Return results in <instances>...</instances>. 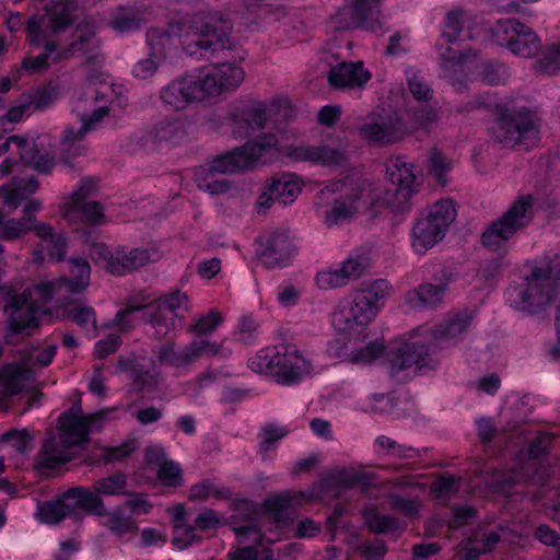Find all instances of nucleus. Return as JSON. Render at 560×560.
<instances>
[{
  "instance_id": "393cba45",
  "label": "nucleus",
  "mask_w": 560,
  "mask_h": 560,
  "mask_svg": "<svg viewBox=\"0 0 560 560\" xmlns=\"http://www.w3.org/2000/svg\"><path fill=\"white\" fill-rule=\"evenodd\" d=\"M320 486L325 489L359 487L362 493H368L375 487V474L354 468H334L320 474Z\"/></svg>"
},
{
  "instance_id": "69168bd1",
  "label": "nucleus",
  "mask_w": 560,
  "mask_h": 560,
  "mask_svg": "<svg viewBox=\"0 0 560 560\" xmlns=\"http://www.w3.org/2000/svg\"><path fill=\"white\" fill-rule=\"evenodd\" d=\"M347 155L340 149L327 145L317 147V163L325 166H343L347 163Z\"/></svg>"
},
{
  "instance_id": "09e8293b",
  "label": "nucleus",
  "mask_w": 560,
  "mask_h": 560,
  "mask_svg": "<svg viewBox=\"0 0 560 560\" xmlns=\"http://www.w3.org/2000/svg\"><path fill=\"white\" fill-rule=\"evenodd\" d=\"M536 69L550 75L560 71V40L546 47L542 56L536 61Z\"/></svg>"
},
{
  "instance_id": "49530a36",
  "label": "nucleus",
  "mask_w": 560,
  "mask_h": 560,
  "mask_svg": "<svg viewBox=\"0 0 560 560\" xmlns=\"http://www.w3.org/2000/svg\"><path fill=\"white\" fill-rule=\"evenodd\" d=\"M161 256L160 250L154 247L132 248L129 250L125 248V256H122V259L125 258L128 271L131 272L149 262L160 260Z\"/></svg>"
},
{
  "instance_id": "4c0bfd02",
  "label": "nucleus",
  "mask_w": 560,
  "mask_h": 560,
  "mask_svg": "<svg viewBox=\"0 0 560 560\" xmlns=\"http://www.w3.org/2000/svg\"><path fill=\"white\" fill-rule=\"evenodd\" d=\"M70 278L61 277L65 291L71 294L83 292L90 283L91 268L85 258L77 257L69 260Z\"/></svg>"
},
{
  "instance_id": "4be33fe9",
  "label": "nucleus",
  "mask_w": 560,
  "mask_h": 560,
  "mask_svg": "<svg viewBox=\"0 0 560 560\" xmlns=\"http://www.w3.org/2000/svg\"><path fill=\"white\" fill-rule=\"evenodd\" d=\"M103 418V412L84 415L77 402L59 416V436L72 447L82 445L89 441L91 432L100 429Z\"/></svg>"
},
{
  "instance_id": "aec40b11",
  "label": "nucleus",
  "mask_w": 560,
  "mask_h": 560,
  "mask_svg": "<svg viewBox=\"0 0 560 560\" xmlns=\"http://www.w3.org/2000/svg\"><path fill=\"white\" fill-rule=\"evenodd\" d=\"M207 98L199 71L172 80L160 90V100L167 110L179 112L189 104Z\"/></svg>"
},
{
  "instance_id": "39448f33",
  "label": "nucleus",
  "mask_w": 560,
  "mask_h": 560,
  "mask_svg": "<svg viewBox=\"0 0 560 560\" xmlns=\"http://www.w3.org/2000/svg\"><path fill=\"white\" fill-rule=\"evenodd\" d=\"M190 310V300L185 292L173 291L161 295L143 306L128 305L117 312L114 323L120 331L135 327V313L142 312V319L148 324L155 338L171 336L180 325L185 313Z\"/></svg>"
},
{
  "instance_id": "5fc2aeb1",
  "label": "nucleus",
  "mask_w": 560,
  "mask_h": 560,
  "mask_svg": "<svg viewBox=\"0 0 560 560\" xmlns=\"http://www.w3.org/2000/svg\"><path fill=\"white\" fill-rule=\"evenodd\" d=\"M130 378L138 390H152L158 385V374L141 364L132 365Z\"/></svg>"
},
{
  "instance_id": "f8f14e48",
  "label": "nucleus",
  "mask_w": 560,
  "mask_h": 560,
  "mask_svg": "<svg viewBox=\"0 0 560 560\" xmlns=\"http://www.w3.org/2000/svg\"><path fill=\"white\" fill-rule=\"evenodd\" d=\"M292 109L277 103L250 102L232 114L233 135L235 138H246L256 132L275 128L281 130V121L291 117Z\"/></svg>"
},
{
  "instance_id": "338daca9",
  "label": "nucleus",
  "mask_w": 560,
  "mask_h": 560,
  "mask_svg": "<svg viewBox=\"0 0 560 560\" xmlns=\"http://www.w3.org/2000/svg\"><path fill=\"white\" fill-rule=\"evenodd\" d=\"M388 503L392 510L398 511L409 518L417 516L420 506L416 499H407L399 494H389Z\"/></svg>"
},
{
  "instance_id": "473e14b6",
  "label": "nucleus",
  "mask_w": 560,
  "mask_h": 560,
  "mask_svg": "<svg viewBox=\"0 0 560 560\" xmlns=\"http://www.w3.org/2000/svg\"><path fill=\"white\" fill-rule=\"evenodd\" d=\"M72 459V446L62 441V438L50 435L45 439L37 456V463L43 468H56Z\"/></svg>"
},
{
  "instance_id": "412c9836",
  "label": "nucleus",
  "mask_w": 560,
  "mask_h": 560,
  "mask_svg": "<svg viewBox=\"0 0 560 560\" xmlns=\"http://www.w3.org/2000/svg\"><path fill=\"white\" fill-rule=\"evenodd\" d=\"M95 189L91 178H83L72 192L70 200L65 205L63 215L71 223H88L101 225L105 223L104 208L98 201H90Z\"/></svg>"
},
{
  "instance_id": "a878e982",
  "label": "nucleus",
  "mask_w": 560,
  "mask_h": 560,
  "mask_svg": "<svg viewBox=\"0 0 560 560\" xmlns=\"http://www.w3.org/2000/svg\"><path fill=\"white\" fill-rule=\"evenodd\" d=\"M553 436L549 433H540L529 445V460L521 465L516 471L520 480H529L534 483L545 485L549 479L546 467L538 466L537 459L542 457L551 446Z\"/></svg>"
},
{
  "instance_id": "e2e57ef3",
  "label": "nucleus",
  "mask_w": 560,
  "mask_h": 560,
  "mask_svg": "<svg viewBox=\"0 0 560 560\" xmlns=\"http://www.w3.org/2000/svg\"><path fill=\"white\" fill-rule=\"evenodd\" d=\"M234 532L240 544H248V546H254L256 548L264 542V535L256 522L250 521L246 525L235 527Z\"/></svg>"
},
{
  "instance_id": "6e6552de",
  "label": "nucleus",
  "mask_w": 560,
  "mask_h": 560,
  "mask_svg": "<svg viewBox=\"0 0 560 560\" xmlns=\"http://www.w3.org/2000/svg\"><path fill=\"white\" fill-rule=\"evenodd\" d=\"M248 368L259 374L272 376L277 383H299L310 372L311 362L295 345L278 343L266 347L248 360Z\"/></svg>"
},
{
  "instance_id": "f704fd0d",
  "label": "nucleus",
  "mask_w": 560,
  "mask_h": 560,
  "mask_svg": "<svg viewBox=\"0 0 560 560\" xmlns=\"http://www.w3.org/2000/svg\"><path fill=\"white\" fill-rule=\"evenodd\" d=\"M197 346L190 342L183 349L177 350L173 342H166L159 348L158 360L160 363L174 368L188 366L196 362Z\"/></svg>"
},
{
  "instance_id": "9d476101",
  "label": "nucleus",
  "mask_w": 560,
  "mask_h": 560,
  "mask_svg": "<svg viewBox=\"0 0 560 560\" xmlns=\"http://www.w3.org/2000/svg\"><path fill=\"white\" fill-rule=\"evenodd\" d=\"M491 131L494 140L503 145L528 150L539 142L540 119L526 107L499 105Z\"/></svg>"
},
{
  "instance_id": "ea45409f",
  "label": "nucleus",
  "mask_w": 560,
  "mask_h": 560,
  "mask_svg": "<svg viewBox=\"0 0 560 560\" xmlns=\"http://www.w3.org/2000/svg\"><path fill=\"white\" fill-rule=\"evenodd\" d=\"M269 184L282 206L290 205L294 201L301 192V183L299 178L291 173L282 174L281 176H273Z\"/></svg>"
},
{
  "instance_id": "b1692460",
  "label": "nucleus",
  "mask_w": 560,
  "mask_h": 560,
  "mask_svg": "<svg viewBox=\"0 0 560 560\" xmlns=\"http://www.w3.org/2000/svg\"><path fill=\"white\" fill-rule=\"evenodd\" d=\"M372 79L363 61H342L332 66L327 74L328 84L338 91L361 90Z\"/></svg>"
},
{
  "instance_id": "bb28decb",
  "label": "nucleus",
  "mask_w": 560,
  "mask_h": 560,
  "mask_svg": "<svg viewBox=\"0 0 560 560\" xmlns=\"http://www.w3.org/2000/svg\"><path fill=\"white\" fill-rule=\"evenodd\" d=\"M11 145L18 150L24 165L33 167L39 173L48 174L55 166V160L47 153L38 151L34 144L20 136H11L0 144V155L5 154Z\"/></svg>"
},
{
  "instance_id": "de8ad7c7",
  "label": "nucleus",
  "mask_w": 560,
  "mask_h": 560,
  "mask_svg": "<svg viewBox=\"0 0 560 560\" xmlns=\"http://www.w3.org/2000/svg\"><path fill=\"white\" fill-rule=\"evenodd\" d=\"M371 259L366 252H354L342 262L341 270L347 276V281L358 279L370 268Z\"/></svg>"
},
{
  "instance_id": "864d4df0",
  "label": "nucleus",
  "mask_w": 560,
  "mask_h": 560,
  "mask_svg": "<svg viewBox=\"0 0 560 560\" xmlns=\"http://www.w3.org/2000/svg\"><path fill=\"white\" fill-rule=\"evenodd\" d=\"M428 168L429 173L435 178L438 184L444 186L447 183L446 174L452 168V162L440 151L432 149L430 152Z\"/></svg>"
},
{
  "instance_id": "c756f323",
  "label": "nucleus",
  "mask_w": 560,
  "mask_h": 560,
  "mask_svg": "<svg viewBox=\"0 0 560 560\" xmlns=\"http://www.w3.org/2000/svg\"><path fill=\"white\" fill-rule=\"evenodd\" d=\"M345 2L359 28L374 33L382 31L381 0H345Z\"/></svg>"
},
{
  "instance_id": "f3484780",
  "label": "nucleus",
  "mask_w": 560,
  "mask_h": 560,
  "mask_svg": "<svg viewBox=\"0 0 560 560\" xmlns=\"http://www.w3.org/2000/svg\"><path fill=\"white\" fill-rule=\"evenodd\" d=\"M30 230H34L36 235L42 240L39 248L35 250V254H38L40 250H46L49 258L54 260L59 261L63 258L66 253V240L61 234L55 233L49 224L38 223L31 226L24 219H12L3 222V215L0 212V237L14 240Z\"/></svg>"
},
{
  "instance_id": "79ce46f5",
  "label": "nucleus",
  "mask_w": 560,
  "mask_h": 560,
  "mask_svg": "<svg viewBox=\"0 0 560 560\" xmlns=\"http://www.w3.org/2000/svg\"><path fill=\"white\" fill-rule=\"evenodd\" d=\"M289 430L275 423H267L260 431L259 453L264 460L270 458L269 454L277 448V442L287 436Z\"/></svg>"
},
{
  "instance_id": "ddd939ff",
  "label": "nucleus",
  "mask_w": 560,
  "mask_h": 560,
  "mask_svg": "<svg viewBox=\"0 0 560 560\" xmlns=\"http://www.w3.org/2000/svg\"><path fill=\"white\" fill-rule=\"evenodd\" d=\"M78 509L98 516H104L106 513L102 499L86 488L73 487L56 500L38 504L37 516L43 523L58 524L67 516L75 515Z\"/></svg>"
},
{
  "instance_id": "1a4fd4ad",
  "label": "nucleus",
  "mask_w": 560,
  "mask_h": 560,
  "mask_svg": "<svg viewBox=\"0 0 560 560\" xmlns=\"http://www.w3.org/2000/svg\"><path fill=\"white\" fill-rule=\"evenodd\" d=\"M61 292H66L65 283L58 278L38 282L21 294L13 295L4 306L9 331L28 335V331L39 324L40 306L37 302L47 303Z\"/></svg>"
},
{
  "instance_id": "8fccbe9b",
  "label": "nucleus",
  "mask_w": 560,
  "mask_h": 560,
  "mask_svg": "<svg viewBox=\"0 0 560 560\" xmlns=\"http://www.w3.org/2000/svg\"><path fill=\"white\" fill-rule=\"evenodd\" d=\"M144 20L138 12L132 10H121L113 16L109 25L118 33H128L139 30Z\"/></svg>"
},
{
  "instance_id": "a18cd8bd",
  "label": "nucleus",
  "mask_w": 560,
  "mask_h": 560,
  "mask_svg": "<svg viewBox=\"0 0 560 560\" xmlns=\"http://www.w3.org/2000/svg\"><path fill=\"white\" fill-rule=\"evenodd\" d=\"M39 187V183L34 178H20L13 183V187L3 196V202L7 206L16 208L23 199L34 194Z\"/></svg>"
},
{
  "instance_id": "4d7b16f0",
  "label": "nucleus",
  "mask_w": 560,
  "mask_h": 560,
  "mask_svg": "<svg viewBox=\"0 0 560 560\" xmlns=\"http://www.w3.org/2000/svg\"><path fill=\"white\" fill-rule=\"evenodd\" d=\"M481 79L489 85H497L503 83L508 77V68L498 61H486L482 63L480 71Z\"/></svg>"
},
{
  "instance_id": "423d86ee",
  "label": "nucleus",
  "mask_w": 560,
  "mask_h": 560,
  "mask_svg": "<svg viewBox=\"0 0 560 560\" xmlns=\"http://www.w3.org/2000/svg\"><path fill=\"white\" fill-rule=\"evenodd\" d=\"M390 290L392 285L386 279H377L351 291L332 313L336 329L351 332L366 327L384 306Z\"/></svg>"
},
{
  "instance_id": "13d9d810",
  "label": "nucleus",
  "mask_w": 560,
  "mask_h": 560,
  "mask_svg": "<svg viewBox=\"0 0 560 560\" xmlns=\"http://www.w3.org/2000/svg\"><path fill=\"white\" fill-rule=\"evenodd\" d=\"M304 497L305 494L303 492L293 494L290 492H285L266 499L264 502V506L267 511L280 513L293 506L294 503H301V499H303Z\"/></svg>"
},
{
  "instance_id": "e433bc0d",
  "label": "nucleus",
  "mask_w": 560,
  "mask_h": 560,
  "mask_svg": "<svg viewBox=\"0 0 560 560\" xmlns=\"http://www.w3.org/2000/svg\"><path fill=\"white\" fill-rule=\"evenodd\" d=\"M44 52L35 57H25L22 61V69L30 73H40L49 68L50 65L60 62L63 59L62 50L57 49V43L52 40H44Z\"/></svg>"
},
{
  "instance_id": "c85d7f7f",
  "label": "nucleus",
  "mask_w": 560,
  "mask_h": 560,
  "mask_svg": "<svg viewBox=\"0 0 560 560\" xmlns=\"http://www.w3.org/2000/svg\"><path fill=\"white\" fill-rule=\"evenodd\" d=\"M471 315L466 312L457 313L447 317L443 323L431 329L432 338L436 346H452L462 340L471 324Z\"/></svg>"
},
{
  "instance_id": "9b49d317",
  "label": "nucleus",
  "mask_w": 560,
  "mask_h": 560,
  "mask_svg": "<svg viewBox=\"0 0 560 560\" xmlns=\"http://www.w3.org/2000/svg\"><path fill=\"white\" fill-rule=\"evenodd\" d=\"M534 200L530 195L521 196L495 221L491 222L482 232L481 245L494 253H506L509 243L533 220Z\"/></svg>"
},
{
  "instance_id": "774afa93",
  "label": "nucleus",
  "mask_w": 560,
  "mask_h": 560,
  "mask_svg": "<svg viewBox=\"0 0 560 560\" xmlns=\"http://www.w3.org/2000/svg\"><path fill=\"white\" fill-rule=\"evenodd\" d=\"M158 478L165 486L176 487L180 483L182 469L174 460L164 462L159 468Z\"/></svg>"
},
{
  "instance_id": "7ed1b4c3",
  "label": "nucleus",
  "mask_w": 560,
  "mask_h": 560,
  "mask_svg": "<svg viewBox=\"0 0 560 560\" xmlns=\"http://www.w3.org/2000/svg\"><path fill=\"white\" fill-rule=\"evenodd\" d=\"M277 142V137L268 132L258 140L247 141L232 151L214 156L207 164L195 170V182L198 188L211 195L226 192L231 184L222 175L250 168L262 161L265 153L272 150Z\"/></svg>"
},
{
  "instance_id": "72a5a7b5",
  "label": "nucleus",
  "mask_w": 560,
  "mask_h": 560,
  "mask_svg": "<svg viewBox=\"0 0 560 560\" xmlns=\"http://www.w3.org/2000/svg\"><path fill=\"white\" fill-rule=\"evenodd\" d=\"M445 294L443 285L434 283H424L416 289L409 290L405 294V303L411 310H421L423 307H432L442 302Z\"/></svg>"
},
{
  "instance_id": "2eb2a0df",
  "label": "nucleus",
  "mask_w": 560,
  "mask_h": 560,
  "mask_svg": "<svg viewBox=\"0 0 560 560\" xmlns=\"http://www.w3.org/2000/svg\"><path fill=\"white\" fill-rule=\"evenodd\" d=\"M490 30L492 39L515 56L533 58L541 50V40L536 32L516 19H500Z\"/></svg>"
},
{
  "instance_id": "58836bf2",
  "label": "nucleus",
  "mask_w": 560,
  "mask_h": 560,
  "mask_svg": "<svg viewBox=\"0 0 560 560\" xmlns=\"http://www.w3.org/2000/svg\"><path fill=\"white\" fill-rule=\"evenodd\" d=\"M27 382V372L19 364H8L0 370V396L8 399L22 392Z\"/></svg>"
},
{
  "instance_id": "20e7f679",
  "label": "nucleus",
  "mask_w": 560,
  "mask_h": 560,
  "mask_svg": "<svg viewBox=\"0 0 560 560\" xmlns=\"http://www.w3.org/2000/svg\"><path fill=\"white\" fill-rule=\"evenodd\" d=\"M327 353L357 364H370L384 355L390 376L412 366L418 370L432 366L429 348L418 341H395L386 349L383 341L375 340L349 353L345 346L335 340L329 343Z\"/></svg>"
},
{
  "instance_id": "a211bd4d",
  "label": "nucleus",
  "mask_w": 560,
  "mask_h": 560,
  "mask_svg": "<svg viewBox=\"0 0 560 560\" xmlns=\"http://www.w3.org/2000/svg\"><path fill=\"white\" fill-rule=\"evenodd\" d=\"M410 128L397 112H385L372 115L370 121L359 129L361 138L371 144L383 147L401 141L410 135Z\"/></svg>"
},
{
  "instance_id": "4468645a",
  "label": "nucleus",
  "mask_w": 560,
  "mask_h": 560,
  "mask_svg": "<svg viewBox=\"0 0 560 560\" xmlns=\"http://www.w3.org/2000/svg\"><path fill=\"white\" fill-rule=\"evenodd\" d=\"M77 0H52L46 5V13L33 16L26 24L27 39L31 45L39 46L50 36L66 31L77 19Z\"/></svg>"
},
{
  "instance_id": "f03ea898",
  "label": "nucleus",
  "mask_w": 560,
  "mask_h": 560,
  "mask_svg": "<svg viewBox=\"0 0 560 560\" xmlns=\"http://www.w3.org/2000/svg\"><path fill=\"white\" fill-rule=\"evenodd\" d=\"M318 194L335 196L323 221L328 229L352 222L360 212L368 214L371 222H374L388 206L384 190L358 172H350L329 182Z\"/></svg>"
},
{
  "instance_id": "c03bdc74",
  "label": "nucleus",
  "mask_w": 560,
  "mask_h": 560,
  "mask_svg": "<svg viewBox=\"0 0 560 560\" xmlns=\"http://www.w3.org/2000/svg\"><path fill=\"white\" fill-rule=\"evenodd\" d=\"M127 486V476L122 472H117L112 476L101 478L93 483V493L100 499L101 495H125Z\"/></svg>"
},
{
  "instance_id": "052dcab7",
  "label": "nucleus",
  "mask_w": 560,
  "mask_h": 560,
  "mask_svg": "<svg viewBox=\"0 0 560 560\" xmlns=\"http://www.w3.org/2000/svg\"><path fill=\"white\" fill-rule=\"evenodd\" d=\"M104 515H107V512ZM105 526L109 532L118 536H124L136 528L133 521L129 516L122 515L120 509L108 514Z\"/></svg>"
},
{
  "instance_id": "37998d69",
  "label": "nucleus",
  "mask_w": 560,
  "mask_h": 560,
  "mask_svg": "<svg viewBox=\"0 0 560 560\" xmlns=\"http://www.w3.org/2000/svg\"><path fill=\"white\" fill-rule=\"evenodd\" d=\"M68 318L83 329L90 338L97 335L95 311L86 305L75 304L68 311Z\"/></svg>"
},
{
  "instance_id": "dca6fc26",
  "label": "nucleus",
  "mask_w": 560,
  "mask_h": 560,
  "mask_svg": "<svg viewBox=\"0 0 560 560\" xmlns=\"http://www.w3.org/2000/svg\"><path fill=\"white\" fill-rule=\"evenodd\" d=\"M256 257L267 269H282L294 259L296 247L290 232L275 229L256 240Z\"/></svg>"
},
{
  "instance_id": "6ab92c4d",
  "label": "nucleus",
  "mask_w": 560,
  "mask_h": 560,
  "mask_svg": "<svg viewBox=\"0 0 560 560\" xmlns=\"http://www.w3.org/2000/svg\"><path fill=\"white\" fill-rule=\"evenodd\" d=\"M469 22L470 16L463 10H454L447 13L441 42L436 44L439 55L445 63H456L466 57L465 49L459 46L454 47V45L472 38Z\"/></svg>"
},
{
  "instance_id": "0e129e2a",
  "label": "nucleus",
  "mask_w": 560,
  "mask_h": 560,
  "mask_svg": "<svg viewBox=\"0 0 560 560\" xmlns=\"http://www.w3.org/2000/svg\"><path fill=\"white\" fill-rule=\"evenodd\" d=\"M259 332V323L252 316H242L237 325V338L245 345L254 342Z\"/></svg>"
},
{
  "instance_id": "6e6d98bb",
  "label": "nucleus",
  "mask_w": 560,
  "mask_h": 560,
  "mask_svg": "<svg viewBox=\"0 0 560 560\" xmlns=\"http://www.w3.org/2000/svg\"><path fill=\"white\" fill-rule=\"evenodd\" d=\"M34 112H42L48 108L56 98V90L51 86H43L24 93Z\"/></svg>"
},
{
  "instance_id": "2f4dec72",
  "label": "nucleus",
  "mask_w": 560,
  "mask_h": 560,
  "mask_svg": "<svg viewBox=\"0 0 560 560\" xmlns=\"http://www.w3.org/2000/svg\"><path fill=\"white\" fill-rule=\"evenodd\" d=\"M108 115V107L105 105L94 106L89 113L88 117L81 118L82 122L79 129L68 128L65 130L62 136V151L69 152L73 148L74 152L72 155L79 154V149L74 148V144L81 141L85 135L97 128L98 122Z\"/></svg>"
},
{
  "instance_id": "7c9ffc66",
  "label": "nucleus",
  "mask_w": 560,
  "mask_h": 560,
  "mask_svg": "<svg viewBox=\"0 0 560 560\" xmlns=\"http://www.w3.org/2000/svg\"><path fill=\"white\" fill-rule=\"evenodd\" d=\"M416 166L404 156L390 158L386 163V178L397 187V191L409 196L415 191Z\"/></svg>"
},
{
  "instance_id": "c9c22d12",
  "label": "nucleus",
  "mask_w": 560,
  "mask_h": 560,
  "mask_svg": "<svg viewBox=\"0 0 560 560\" xmlns=\"http://www.w3.org/2000/svg\"><path fill=\"white\" fill-rule=\"evenodd\" d=\"M436 229L430 220H425L423 217L416 221L412 229V247L417 253L424 254L444 238L445 235Z\"/></svg>"
},
{
  "instance_id": "bf43d9fd",
  "label": "nucleus",
  "mask_w": 560,
  "mask_h": 560,
  "mask_svg": "<svg viewBox=\"0 0 560 560\" xmlns=\"http://www.w3.org/2000/svg\"><path fill=\"white\" fill-rule=\"evenodd\" d=\"M32 435L26 430H11L0 438V442L8 443L19 454H26L32 448Z\"/></svg>"
},
{
  "instance_id": "3c124183",
  "label": "nucleus",
  "mask_w": 560,
  "mask_h": 560,
  "mask_svg": "<svg viewBox=\"0 0 560 560\" xmlns=\"http://www.w3.org/2000/svg\"><path fill=\"white\" fill-rule=\"evenodd\" d=\"M100 92L94 85H90L80 93L72 103V110L79 119L88 117L89 113L97 105Z\"/></svg>"
},
{
  "instance_id": "5701e85b",
  "label": "nucleus",
  "mask_w": 560,
  "mask_h": 560,
  "mask_svg": "<svg viewBox=\"0 0 560 560\" xmlns=\"http://www.w3.org/2000/svg\"><path fill=\"white\" fill-rule=\"evenodd\" d=\"M198 71L207 98L235 91L245 78L243 68L232 62L217 63Z\"/></svg>"
},
{
  "instance_id": "680f3d73",
  "label": "nucleus",
  "mask_w": 560,
  "mask_h": 560,
  "mask_svg": "<svg viewBox=\"0 0 560 560\" xmlns=\"http://www.w3.org/2000/svg\"><path fill=\"white\" fill-rule=\"evenodd\" d=\"M347 283V276L343 275L341 268L317 272V289L330 290L345 287Z\"/></svg>"
},
{
  "instance_id": "a19ab883",
  "label": "nucleus",
  "mask_w": 560,
  "mask_h": 560,
  "mask_svg": "<svg viewBox=\"0 0 560 560\" xmlns=\"http://www.w3.org/2000/svg\"><path fill=\"white\" fill-rule=\"evenodd\" d=\"M425 220H430L432 224L438 228L436 230L446 234L450 225L456 218V210L454 203L450 199H443L432 205L425 217Z\"/></svg>"
},
{
  "instance_id": "603ef678",
  "label": "nucleus",
  "mask_w": 560,
  "mask_h": 560,
  "mask_svg": "<svg viewBox=\"0 0 560 560\" xmlns=\"http://www.w3.org/2000/svg\"><path fill=\"white\" fill-rule=\"evenodd\" d=\"M223 317L215 308L210 310L207 314L200 315L190 326L189 331L197 336L209 335L222 324Z\"/></svg>"
},
{
  "instance_id": "f257e3e1",
  "label": "nucleus",
  "mask_w": 560,
  "mask_h": 560,
  "mask_svg": "<svg viewBox=\"0 0 560 560\" xmlns=\"http://www.w3.org/2000/svg\"><path fill=\"white\" fill-rule=\"evenodd\" d=\"M231 24L220 12H197L147 31L149 56L165 60L178 46L190 57L231 48Z\"/></svg>"
},
{
  "instance_id": "0eeeda50",
  "label": "nucleus",
  "mask_w": 560,
  "mask_h": 560,
  "mask_svg": "<svg viewBox=\"0 0 560 560\" xmlns=\"http://www.w3.org/2000/svg\"><path fill=\"white\" fill-rule=\"evenodd\" d=\"M559 291L560 267L546 260L532 267L525 283L511 285L505 296L514 308L536 314L550 305Z\"/></svg>"
},
{
  "instance_id": "cd10ccee",
  "label": "nucleus",
  "mask_w": 560,
  "mask_h": 560,
  "mask_svg": "<svg viewBox=\"0 0 560 560\" xmlns=\"http://www.w3.org/2000/svg\"><path fill=\"white\" fill-rule=\"evenodd\" d=\"M95 34L96 26L94 21L92 19H84L77 25L72 42L61 49L62 56L69 58L75 54H81L86 57L88 61L93 60L94 50L98 47Z\"/></svg>"
}]
</instances>
